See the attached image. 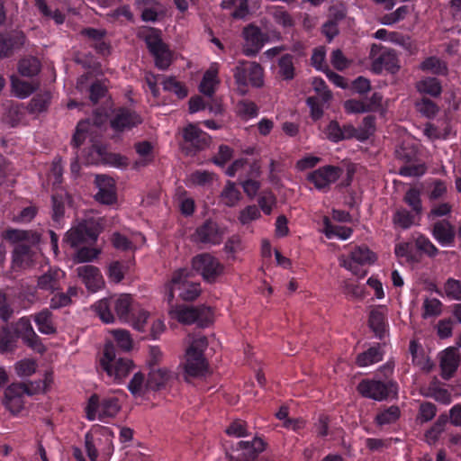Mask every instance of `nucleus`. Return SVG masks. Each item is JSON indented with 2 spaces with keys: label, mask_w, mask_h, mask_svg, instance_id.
Here are the masks:
<instances>
[{
  "label": "nucleus",
  "mask_w": 461,
  "mask_h": 461,
  "mask_svg": "<svg viewBox=\"0 0 461 461\" xmlns=\"http://www.w3.org/2000/svg\"><path fill=\"white\" fill-rule=\"evenodd\" d=\"M358 393L366 398L383 401L395 393L396 387L393 382L383 383L377 380H363L357 385Z\"/></svg>",
  "instance_id": "11"
},
{
  "label": "nucleus",
  "mask_w": 461,
  "mask_h": 461,
  "mask_svg": "<svg viewBox=\"0 0 461 461\" xmlns=\"http://www.w3.org/2000/svg\"><path fill=\"white\" fill-rule=\"evenodd\" d=\"M272 15L275 22L283 27H293L294 25L292 15L283 8H276Z\"/></svg>",
  "instance_id": "63"
},
{
  "label": "nucleus",
  "mask_w": 461,
  "mask_h": 461,
  "mask_svg": "<svg viewBox=\"0 0 461 461\" xmlns=\"http://www.w3.org/2000/svg\"><path fill=\"white\" fill-rule=\"evenodd\" d=\"M324 223V233L327 238H331L333 236H337L342 240H346L350 237L352 234V230L349 227L346 226H336L332 225L329 217L325 216L323 218Z\"/></svg>",
  "instance_id": "36"
},
{
  "label": "nucleus",
  "mask_w": 461,
  "mask_h": 461,
  "mask_svg": "<svg viewBox=\"0 0 461 461\" xmlns=\"http://www.w3.org/2000/svg\"><path fill=\"white\" fill-rule=\"evenodd\" d=\"M358 130L359 135H357V140H367L375 131V117L373 115L366 116L363 119L362 126Z\"/></svg>",
  "instance_id": "56"
},
{
  "label": "nucleus",
  "mask_w": 461,
  "mask_h": 461,
  "mask_svg": "<svg viewBox=\"0 0 461 461\" xmlns=\"http://www.w3.org/2000/svg\"><path fill=\"white\" fill-rule=\"evenodd\" d=\"M192 267L205 282L210 284L215 283L225 270L224 265L210 253H202L194 257Z\"/></svg>",
  "instance_id": "8"
},
{
  "label": "nucleus",
  "mask_w": 461,
  "mask_h": 461,
  "mask_svg": "<svg viewBox=\"0 0 461 461\" xmlns=\"http://www.w3.org/2000/svg\"><path fill=\"white\" fill-rule=\"evenodd\" d=\"M117 345L124 351H129L132 348V339L131 334L125 330H113L111 331Z\"/></svg>",
  "instance_id": "55"
},
{
  "label": "nucleus",
  "mask_w": 461,
  "mask_h": 461,
  "mask_svg": "<svg viewBox=\"0 0 461 461\" xmlns=\"http://www.w3.org/2000/svg\"><path fill=\"white\" fill-rule=\"evenodd\" d=\"M191 276V272L186 268L177 269L172 274L170 281L165 285L167 300L169 303L175 297V289L180 291L179 297L184 301H194L200 295V285L189 281Z\"/></svg>",
  "instance_id": "3"
},
{
  "label": "nucleus",
  "mask_w": 461,
  "mask_h": 461,
  "mask_svg": "<svg viewBox=\"0 0 461 461\" xmlns=\"http://www.w3.org/2000/svg\"><path fill=\"white\" fill-rule=\"evenodd\" d=\"M403 202L411 208L416 214L422 212V202L420 199V191L417 188H410L403 196Z\"/></svg>",
  "instance_id": "43"
},
{
  "label": "nucleus",
  "mask_w": 461,
  "mask_h": 461,
  "mask_svg": "<svg viewBox=\"0 0 461 461\" xmlns=\"http://www.w3.org/2000/svg\"><path fill=\"white\" fill-rule=\"evenodd\" d=\"M19 72L23 77H34L41 70V62L38 59L30 57L19 62Z\"/></svg>",
  "instance_id": "40"
},
{
  "label": "nucleus",
  "mask_w": 461,
  "mask_h": 461,
  "mask_svg": "<svg viewBox=\"0 0 461 461\" xmlns=\"http://www.w3.org/2000/svg\"><path fill=\"white\" fill-rule=\"evenodd\" d=\"M35 5L44 16L52 18L58 24H61L64 23V14H62L59 10H55L54 12H51L48 7L45 0H35Z\"/></svg>",
  "instance_id": "58"
},
{
  "label": "nucleus",
  "mask_w": 461,
  "mask_h": 461,
  "mask_svg": "<svg viewBox=\"0 0 461 461\" xmlns=\"http://www.w3.org/2000/svg\"><path fill=\"white\" fill-rule=\"evenodd\" d=\"M143 35L147 47L154 57L156 67L162 70L168 68L172 63V52L163 41L160 31L149 28L143 32Z\"/></svg>",
  "instance_id": "6"
},
{
  "label": "nucleus",
  "mask_w": 461,
  "mask_h": 461,
  "mask_svg": "<svg viewBox=\"0 0 461 461\" xmlns=\"http://www.w3.org/2000/svg\"><path fill=\"white\" fill-rule=\"evenodd\" d=\"M185 350L180 367L183 370V377L185 382H191L193 378L204 376L209 370V363L204 356V350L208 347L207 337L198 333H189L185 338Z\"/></svg>",
  "instance_id": "1"
},
{
  "label": "nucleus",
  "mask_w": 461,
  "mask_h": 461,
  "mask_svg": "<svg viewBox=\"0 0 461 461\" xmlns=\"http://www.w3.org/2000/svg\"><path fill=\"white\" fill-rule=\"evenodd\" d=\"M342 169L335 166H325L320 167L308 176L311 181L318 189L328 187L331 183L336 182L342 174Z\"/></svg>",
  "instance_id": "17"
},
{
  "label": "nucleus",
  "mask_w": 461,
  "mask_h": 461,
  "mask_svg": "<svg viewBox=\"0 0 461 461\" xmlns=\"http://www.w3.org/2000/svg\"><path fill=\"white\" fill-rule=\"evenodd\" d=\"M238 113L245 119L252 118L258 115V105L249 100L240 101L237 104Z\"/></svg>",
  "instance_id": "53"
},
{
  "label": "nucleus",
  "mask_w": 461,
  "mask_h": 461,
  "mask_svg": "<svg viewBox=\"0 0 461 461\" xmlns=\"http://www.w3.org/2000/svg\"><path fill=\"white\" fill-rule=\"evenodd\" d=\"M79 34L85 39L86 42L97 53L106 55L110 53V44L106 41L107 32L104 29L84 28Z\"/></svg>",
  "instance_id": "16"
},
{
  "label": "nucleus",
  "mask_w": 461,
  "mask_h": 461,
  "mask_svg": "<svg viewBox=\"0 0 461 461\" xmlns=\"http://www.w3.org/2000/svg\"><path fill=\"white\" fill-rule=\"evenodd\" d=\"M113 306V299H103L98 301L94 309L100 319L105 323H112L114 321V316L111 312Z\"/></svg>",
  "instance_id": "41"
},
{
  "label": "nucleus",
  "mask_w": 461,
  "mask_h": 461,
  "mask_svg": "<svg viewBox=\"0 0 461 461\" xmlns=\"http://www.w3.org/2000/svg\"><path fill=\"white\" fill-rule=\"evenodd\" d=\"M100 366L115 383H121L134 367L133 362L131 359L116 357L115 348L112 342L104 345Z\"/></svg>",
  "instance_id": "4"
},
{
  "label": "nucleus",
  "mask_w": 461,
  "mask_h": 461,
  "mask_svg": "<svg viewBox=\"0 0 461 461\" xmlns=\"http://www.w3.org/2000/svg\"><path fill=\"white\" fill-rule=\"evenodd\" d=\"M67 194L56 193L52 195V219L53 221L59 222L65 214V203Z\"/></svg>",
  "instance_id": "45"
},
{
  "label": "nucleus",
  "mask_w": 461,
  "mask_h": 461,
  "mask_svg": "<svg viewBox=\"0 0 461 461\" xmlns=\"http://www.w3.org/2000/svg\"><path fill=\"white\" fill-rule=\"evenodd\" d=\"M431 190L429 192L428 197L431 201L443 198L447 193V187L444 181L437 179L432 182Z\"/></svg>",
  "instance_id": "62"
},
{
  "label": "nucleus",
  "mask_w": 461,
  "mask_h": 461,
  "mask_svg": "<svg viewBox=\"0 0 461 461\" xmlns=\"http://www.w3.org/2000/svg\"><path fill=\"white\" fill-rule=\"evenodd\" d=\"M415 248L429 256V258H434L438 255V249L437 247L430 241L429 238L420 234L414 240Z\"/></svg>",
  "instance_id": "48"
},
{
  "label": "nucleus",
  "mask_w": 461,
  "mask_h": 461,
  "mask_svg": "<svg viewBox=\"0 0 461 461\" xmlns=\"http://www.w3.org/2000/svg\"><path fill=\"white\" fill-rule=\"evenodd\" d=\"M142 120L137 113L126 108H120L111 120V127L117 131H123L140 124Z\"/></svg>",
  "instance_id": "18"
},
{
  "label": "nucleus",
  "mask_w": 461,
  "mask_h": 461,
  "mask_svg": "<svg viewBox=\"0 0 461 461\" xmlns=\"http://www.w3.org/2000/svg\"><path fill=\"white\" fill-rule=\"evenodd\" d=\"M171 378L172 374L167 368L153 366L149 373L147 386L151 390H159L165 387Z\"/></svg>",
  "instance_id": "25"
},
{
  "label": "nucleus",
  "mask_w": 461,
  "mask_h": 461,
  "mask_svg": "<svg viewBox=\"0 0 461 461\" xmlns=\"http://www.w3.org/2000/svg\"><path fill=\"white\" fill-rule=\"evenodd\" d=\"M460 364V355L456 348H448L443 351L440 357L441 377L448 380L455 375Z\"/></svg>",
  "instance_id": "21"
},
{
  "label": "nucleus",
  "mask_w": 461,
  "mask_h": 461,
  "mask_svg": "<svg viewBox=\"0 0 461 461\" xmlns=\"http://www.w3.org/2000/svg\"><path fill=\"white\" fill-rule=\"evenodd\" d=\"M420 68L436 75H446L447 73L446 63L437 57L427 58L421 62Z\"/></svg>",
  "instance_id": "39"
},
{
  "label": "nucleus",
  "mask_w": 461,
  "mask_h": 461,
  "mask_svg": "<svg viewBox=\"0 0 461 461\" xmlns=\"http://www.w3.org/2000/svg\"><path fill=\"white\" fill-rule=\"evenodd\" d=\"M219 198L222 204L228 207H234L242 199V194L236 184L229 180L223 186Z\"/></svg>",
  "instance_id": "29"
},
{
  "label": "nucleus",
  "mask_w": 461,
  "mask_h": 461,
  "mask_svg": "<svg viewBox=\"0 0 461 461\" xmlns=\"http://www.w3.org/2000/svg\"><path fill=\"white\" fill-rule=\"evenodd\" d=\"M29 385H32V383H14L10 384L5 391V398H23L24 393L32 394Z\"/></svg>",
  "instance_id": "49"
},
{
  "label": "nucleus",
  "mask_w": 461,
  "mask_h": 461,
  "mask_svg": "<svg viewBox=\"0 0 461 461\" xmlns=\"http://www.w3.org/2000/svg\"><path fill=\"white\" fill-rule=\"evenodd\" d=\"M222 8L233 7L231 16L235 19H242L248 14V0H229L221 3Z\"/></svg>",
  "instance_id": "46"
},
{
  "label": "nucleus",
  "mask_w": 461,
  "mask_h": 461,
  "mask_svg": "<svg viewBox=\"0 0 461 461\" xmlns=\"http://www.w3.org/2000/svg\"><path fill=\"white\" fill-rule=\"evenodd\" d=\"M278 74L284 80H292L295 75L294 57L290 54L282 56L278 60Z\"/></svg>",
  "instance_id": "37"
},
{
  "label": "nucleus",
  "mask_w": 461,
  "mask_h": 461,
  "mask_svg": "<svg viewBox=\"0 0 461 461\" xmlns=\"http://www.w3.org/2000/svg\"><path fill=\"white\" fill-rule=\"evenodd\" d=\"M368 325L375 335L382 339L386 331L385 312L382 307H376L370 311Z\"/></svg>",
  "instance_id": "27"
},
{
  "label": "nucleus",
  "mask_w": 461,
  "mask_h": 461,
  "mask_svg": "<svg viewBox=\"0 0 461 461\" xmlns=\"http://www.w3.org/2000/svg\"><path fill=\"white\" fill-rule=\"evenodd\" d=\"M442 303L437 298H425L422 303V318L438 317L442 312Z\"/></svg>",
  "instance_id": "42"
},
{
  "label": "nucleus",
  "mask_w": 461,
  "mask_h": 461,
  "mask_svg": "<svg viewBox=\"0 0 461 461\" xmlns=\"http://www.w3.org/2000/svg\"><path fill=\"white\" fill-rule=\"evenodd\" d=\"M99 254L100 249L84 247L77 251L73 260L75 263L88 262L96 258Z\"/></svg>",
  "instance_id": "60"
},
{
  "label": "nucleus",
  "mask_w": 461,
  "mask_h": 461,
  "mask_svg": "<svg viewBox=\"0 0 461 461\" xmlns=\"http://www.w3.org/2000/svg\"><path fill=\"white\" fill-rule=\"evenodd\" d=\"M431 232L435 240L441 245H451L455 241V227L447 220L436 221L432 226Z\"/></svg>",
  "instance_id": "23"
},
{
  "label": "nucleus",
  "mask_w": 461,
  "mask_h": 461,
  "mask_svg": "<svg viewBox=\"0 0 461 461\" xmlns=\"http://www.w3.org/2000/svg\"><path fill=\"white\" fill-rule=\"evenodd\" d=\"M376 259L375 253L365 245L357 246L348 255H341L339 258L340 267L360 278L366 276V270H364L362 267L374 264Z\"/></svg>",
  "instance_id": "5"
},
{
  "label": "nucleus",
  "mask_w": 461,
  "mask_h": 461,
  "mask_svg": "<svg viewBox=\"0 0 461 461\" xmlns=\"http://www.w3.org/2000/svg\"><path fill=\"white\" fill-rule=\"evenodd\" d=\"M95 183L99 191L95 194L96 201L104 203L112 204L116 200L115 184L114 180L107 176H96Z\"/></svg>",
  "instance_id": "22"
},
{
  "label": "nucleus",
  "mask_w": 461,
  "mask_h": 461,
  "mask_svg": "<svg viewBox=\"0 0 461 461\" xmlns=\"http://www.w3.org/2000/svg\"><path fill=\"white\" fill-rule=\"evenodd\" d=\"M219 84L217 68H209L203 77L199 86L201 93L208 97H212L215 92V86Z\"/></svg>",
  "instance_id": "32"
},
{
  "label": "nucleus",
  "mask_w": 461,
  "mask_h": 461,
  "mask_svg": "<svg viewBox=\"0 0 461 461\" xmlns=\"http://www.w3.org/2000/svg\"><path fill=\"white\" fill-rule=\"evenodd\" d=\"M383 358V352L379 347H372L357 357V364L359 366H367L377 363Z\"/></svg>",
  "instance_id": "38"
},
{
  "label": "nucleus",
  "mask_w": 461,
  "mask_h": 461,
  "mask_svg": "<svg viewBox=\"0 0 461 461\" xmlns=\"http://www.w3.org/2000/svg\"><path fill=\"white\" fill-rule=\"evenodd\" d=\"M242 35L245 41L242 52L248 57L256 56L267 41V35L263 33L260 28L253 24L246 26L243 29Z\"/></svg>",
  "instance_id": "13"
},
{
  "label": "nucleus",
  "mask_w": 461,
  "mask_h": 461,
  "mask_svg": "<svg viewBox=\"0 0 461 461\" xmlns=\"http://www.w3.org/2000/svg\"><path fill=\"white\" fill-rule=\"evenodd\" d=\"M417 90L433 97H438L442 92L440 82L435 77H427L416 84Z\"/></svg>",
  "instance_id": "34"
},
{
  "label": "nucleus",
  "mask_w": 461,
  "mask_h": 461,
  "mask_svg": "<svg viewBox=\"0 0 461 461\" xmlns=\"http://www.w3.org/2000/svg\"><path fill=\"white\" fill-rule=\"evenodd\" d=\"M415 107L419 113L427 118H432L438 113V106L430 99L423 97L420 101L416 102Z\"/></svg>",
  "instance_id": "51"
},
{
  "label": "nucleus",
  "mask_w": 461,
  "mask_h": 461,
  "mask_svg": "<svg viewBox=\"0 0 461 461\" xmlns=\"http://www.w3.org/2000/svg\"><path fill=\"white\" fill-rule=\"evenodd\" d=\"M76 272L89 291L96 292L103 287L104 279L96 267L92 265L81 266L76 269Z\"/></svg>",
  "instance_id": "20"
},
{
  "label": "nucleus",
  "mask_w": 461,
  "mask_h": 461,
  "mask_svg": "<svg viewBox=\"0 0 461 461\" xmlns=\"http://www.w3.org/2000/svg\"><path fill=\"white\" fill-rule=\"evenodd\" d=\"M79 227L82 228L86 239L91 241H95L98 235L103 230V225L100 220L88 219L78 223Z\"/></svg>",
  "instance_id": "35"
},
{
  "label": "nucleus",
  "mask_w": 461,
  "mask_h": 461,
  "mask_svg": "<svg viewBox=\"0 0 461 461\" xmlns=\"http://www.w3.org/2000/svg\"><path fill=\"white\" fill-rule=\"evenodd\" d=\"M382 47L376 44H373L371 48V58L374 59L372 68L375 72H381L385 69L391 73H396L400 66L398 64V59L396 54L393 50H385L380 54Z\"/></svg>",
  "instance_id": "12"
},
{
  "label": "nucleus",
  "mask_w": 461,
  "mask_h": 461,
  "mask_svg": "<svg viewBox=\"0 0 461 461\" xmlns=\"http://www.w3.org/2000/svg\"><path fill=\"white\" fill-rule=\"evenodd\" d=\"M50 93H44L35 95L30 102V110L32 113H41L45 111L50 104Z\"/></svg>",
  "instance_id": "57"
},
{
  "label": "nucleus",
  "mask_w": 461,
  "mask_h": 461,
  "mask_svg": "<svg viewBox=\"0 0 461 461\" xmlns=\"http://www.w3.org/2000/svg\"><path fill=\"white\" fill-rule=\"evenodd\" d=\"M81 229L82 228H80L79 225H77V227L70 229L67 232L65 240L71 247H77L81 243L88 241L84 231H82Z\"/></svg>",
  "instance_id": "59"
},
{
  "label": "nucleus",
  "mask_w": 461,
  "mask_h": 461,
  "mask_svg": "<svg viewBox=\"0 0 461 461\" xmlns=\"http://www.w3.org/2000/svg\"><path fill=\"white\" fill-rule=\"evenodd\" d=\"M393 222L402 229H408L413 224L414 216L408 210L401 208L394 212Z\"/></svg>",
  "instance_id": "52"
},
{
  "label": "nucleus",
  "mask_w": 461,
  "mask_h": 461,
  "mask_svg": "<svg viewBox=\"0 0 461 461\" xmlns=\"http://www.w3.org/2000/svg\"><path fill=\"white\" fill-rule=\"evenodd\" d=\"M263 439L254 438L252 441H240L236 451L237 456L227 455L229 461H255L258 454L265 450Z\"/></svg>",
  "instance_id": "14"
},
{
  "label": "nucleus",
  "mask_w": 461,
  "mask_h": 461,
  "mask_svg": "<svg viewBox=\"0 0 461 461\" xmlns=\"http://www.w3.org/2000/svg\"><path fill=\"white\" fill-rule=\"evenodd\" d=\"M183 149L186 153H196L210 146L211 137L202 131L196 124L189 123L183 129Z\"/></svg>",
  "instance_id": "10"
},
{
  "label": "nucleus",
  "mask_w": 461,
  "mask_h": 461,
  "mask_svg": "<svg viewBox=\"0 0 461 461\" xmlns=\"http://www.w3.org/2000/svg\"><path fill=\"white\" fill-rule=\"evenodd\" d=\"M136 152L143 158V159L140 162H136V166H145L148 163L152 161V149L153 147L150 142L149 141H141L138 142L134 145Z\"/></svg>",
  "instance_id": "54"
},
{
  "label": "nucleus",
  "mask_w": 461,
  "mask_h": 461,
  "mask_svg": "<svg viewBox=\"0 0 461 461\" xmlns=\"http://www.w3.org/2000/svg\"><path fill=\"white\" fill-rule=\"evenodd\" d=\"M236 91L245 95L249 93V86L260 88L264 86V68L256 61L240 60L233 69Z\"/></svg>",
  "instance_id": "2"
},
{
  "label": "nucleus",
  "mask_w": 461,
  "mask_h": 461,
  "mask_svg": "<svg viewBox=\"0 0 461 461\" xmlns=\"http://www.w3.org/2000/svg\"><path fill=\"white\" fill-rule=\"evenodd\" d=\"M147 388H149L147 386V381L145 382V375L141 372L134 374L128 384V389L135 397L142 396Z\"/></svg>",
  "instance_id": "44"
},
{
  "label": "nucleus",
  "mask_w": 461,
  "mask_h": 461,
  "mask_svg": "<svg viewBox=\"0 0 461 461\" xmlns=\"http://www.w3.org/2000/svg\"><path fill=\"white\" fill-rule=\"evenodd\" d=\"M25 36L20 32L14 36L0 34V58L11 56L15 49L23 47L25 43Z\"/></svg>",
  "instance_id": "26"
},
{
  "label": "nucleus",
  "mask_w": 461,
  "mask_h": 461,
  "mask_svg": "<svg viewBox=\"0 0 461 461\" xmlns=\"http://www.w3.org/2000/svg\"><path fill=\"white\" fill-rule=\"evenodd\" d=\"M121 406L119 400L115 397L104 398L101 402L97 394H93L86 407V418L94 420L98 412L100 419L104 417L113 418L119 412Z\"/></svg>",
  "instance_id": "9"
},
{
  "label": "nucleus",
  "mask_w": 461,
  "mask_h": 461,
  "mask_svg": "<svg viewBox=\"0 0 461 461\" xmlns=\"http://www.w3.org/2000/svg\"><path fill=\"white\" fill-rule=\"evenodd\" d=\"M66 274L59 268H50L37 278L36 287L40 290L53 294L61 289V282Z\"/></svg>",
  "instance_id": "19"
},
{
  "label": "nucleus",
  "mask_w": 461,
  "mask_h": 461,
  "mask_svg": "<svg viewBox=\"0 0 461 461\" xmlns=\"http://www.w3.org/2000/svg\"><path fill=\"white\" fill-rule=\"evenodd\" d=\"M33 320L38 326L40 332L43 334H55L56 327L52 320V313L49 309H43L33 316Z\"/></svg>",
  "instance_id": "31"
},
{
  "label": "nucleus",
  "mask_w": 461,
  "mask_h": 461,
  "mask_svg": "<svg viewBox=\"0 0 461 461\" xmlns=\"http://www.w3.org/2000/svg\"><path fill=\"white\" fill-rule=\"evenodd\" d=\"M14 330L16 336L22 339L27 337L31 332L34 331L31 324V321L28 317H23L19 319L18 321L14 324Z\"/></svg>",
  "instance_id": "64"
},
{
  "label": "nucleus",
  "mask_w": 461,
  "mask_h": 461,
  "mask_svg": "<svg viewBox=\"0 0 461 461\" xmlns=\"http://www.w3.org/2000/svg\"><path fill=\"white\" fill-rule=\"evenodd\" d=\"M92 154H96V160H101L104 164H111L113 166H122L124 163L122 162L123 158L116 153L107 152L105 147L100 145H94L91 149Z\"/></svg>",
  "instance_id": "33"
},
{
  "label": "nucleus",
  "mask_w": 461,
  "mask_h": 461,
  "mask_svg": "<svg viewBox=\"0 0 461 461\" xmlns=\"http://www.w3.org/2000/svg\"><path fill=\"white\" fill-rule=\"evenodd\" d=\"M34 252L25 244H18L13 250V268L24 269L33 263Z\"/></svg>",
  "instance_id": "24"
},
{
  "label": "nucleus",
  "mask_w": 461,
  "mask_h": 461,
  "mask_svg": "<svg viewBox=\"0 0 461 461\" xmlns=\"http://www.w3.org/2000/svg\"><path fill=\"white\" fill-rule=\"evenodd\" d=\"M168 313L172 319L183 324H192L198 321L201 326H206L212 321V311L210 307L204 305L197 307L172 306Z\"/></svg>",
  "instance_id": "7"
},
{
  "label": "nucleus",
  "mask_w": 461,
  "mask_h": 461,
  "mask_svg": "<svg viewBox=\"0 0 461 461\" xmlns=\"http://www.w3.org/2000/svg\"><path fill=\"white\" fill-rule=\"evenodd\" d=\"M208 109L211 112L221 113V107L220 104H212L204 102V100L201 96L191 97L189 100V112L191 113H196L201 110Z\"/></svg>",
  "instance_id": "47"
},
{
  "label": "nucleus",
  "mask_w": 461,
  "mask_h": 461,
  "mask_svg": "<svg viewBox=\"0 0 461 461\" xmlns=\"http://www.w3.org/2000/svg\"><path fill=\"white\" fill-rule=\"evenodd\" d=\"M3 238L12 243L20 241H29L32 244H37L41 240V235L33 230H22L16 229H8L3 233Z\"/></svg>",
  "instance_id": "28"
},
{
  "label": "nucleus",
  "mask_w": 461,
  "mask_h": 461,
  "mask_svg": "<svg viewBox=\"0 0 461 461\" xmlns=\"http://www.w3.org/2000/svg\"><path fill=\"white\" fill-rule=\"evenodd\" d=\"M113 307L118 318L129 322L131 320V312L132 310V298L130 294H121L118 298L113 299Z\"/></svg>",
  "instance_id": "30"
},
{
  "label": "nucleus",
  "mask_w": 461,
  "mask_h": 461,
  "mask_svg": "<svg viewBox=\"0 0 461 461\" xmlns=\"http://www.w3.org/2000/svg\"><path fill=\"white\" fill-rule=\"evenodd\" d=\"M222 238L223 231L216 222L210 220L199 226L194 234V240L195 242L209 245L220 244Z\"/></svg>",
  "instance_id": "15"
},
{
  "label": "nucleus",
  "mask_w": 461,
  "mask_h": 461,
  "mask_svg": "<svg viewBox=\"0 0 461 461\" xmlns=\"http://www.w3.org/2000/svg\"><path fill=\"white\" fill-rule=\"evenodd\" d=\"M276 203V198L271 191L263 192L258 198V205L260 209L267 215L271 213L272 208Z\"/></svg>",
  "instance_id": "61"
},
{
  "label": "nucleus",
  "mask_w": 461,
  "mask_h": 461,
  "mask_svg": "<svg viewBox=\"0 0 461 461\" xmlns=\"http://www.w3.org/2000/svg\"><path fill=\"white\" fill-rule=\"evenodd\" d=\"M444 294L450 300L461 301V281L448 278L443 286Z\"/></svg>",
  "instance_id": "50"
}]
</instances>
